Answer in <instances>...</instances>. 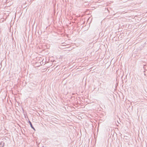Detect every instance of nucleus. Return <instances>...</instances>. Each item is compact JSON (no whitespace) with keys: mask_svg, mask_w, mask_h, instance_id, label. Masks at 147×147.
I'll return each mask as SVG.
<instances>
[{"mask_svg":"<svg viewBox=\"0 0 147 147\" xmlns=\"http://www.w3.org/2000/svg\"><path fill=\"white\" fill-rule=\"evenodd\" d=\"M29 123L30 125V126L31 127V128L32 129H34V130H35V129L34 128V127H33V126L32 125L31 122L30 121H29Z\"/></svg>","mask_w":147,"mask_h":147,"instance_id":"obj_1","label":"nucleus"},{"mask_svg":"<svg viewBox=\"0 0 147 147\" xmlns=\"http://www.w3.org/2000/svg\"><path fill=\"white\" fill-rule=\"evenodd\" d=\"M103 84L104 85H106V83L105 82H104L103 83Z\"/></svg>","mask_w":147,"mask_h":147,"instance_id":"obj_2","label":"nucleus"}]
</instances>
